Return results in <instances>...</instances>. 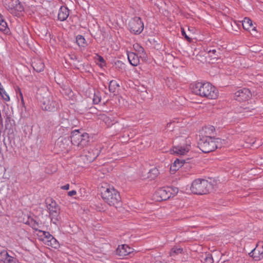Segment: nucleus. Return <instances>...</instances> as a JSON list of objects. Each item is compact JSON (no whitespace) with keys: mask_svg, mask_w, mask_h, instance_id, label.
<instances>
[{"mask_svg":"<svg viewBox=\"0 0 263 263\" xmlns=\"http://www.w3.org/2000/svg\"><path fill=\"white\" fill-rule=\"evenodd\" d=\"M206 51L211 59L217 60L221 58L222 54L220 48L211 49L208 47Z\"/></svg>","mask_w":263,"mask_h":263,"instance_id":"obj_17","label":"nucleus"},{"mask_svg":"<svg viewBox=\"0 0 263 263\" xmlns=\"http://www.w3.org/2000/svg\"><path fill=\"white\" fill-rule=\"evenodd\" d=\"M0 31L5 32L6 33L9 31L6 22L3 20L2 16L0 15Z\"/></svg>","mask_w":263,"mask_h":263,"instance_id":"obj_24","label":"nucleus"},{"mask_svg":"<svg viewBox=\"0 0 263 263\" xmlns=\"http://www.w3.org/2000/svg\"><path fill=\"white\" fill-rule=\"evenodd\" d=\"M182 35L188 41L191 42V39L186 34L185 30L183 28H181Z\"/></svg>","mask_w":263,"mask_h":263,"instance_id":"obj_40","label":"nucleus"},{"mask_svg":"<svg viewBox=\"0 0 263 263\" xmlns=\"http://www.w3.org/2000/svg\"><path fill=\"white\" fill-rule=\"evenodd\" d=\"M4 5L8 11L14 16L19 17L24 11V7L19 0H5Z\"/></svg>","mask_w":263,"mask_h":263,"instance_id":"obj_7","label":"nucleus"},{"mask_svg":"<svg viewBox=\"0 0 263 263\" xmlns=\"http://www.w3.org/2000/svg\"><path fill=\"white\" fill-rule=\"evenodd\" d=\"M64 121L68 123V125L65 126L64 125H60L58 128V130L60 134H66L70 132V129L72 128L71 125L70 124L69 121L68 119H65Z\"/></svg>","mask_w":263,"mask_h":263,"instance_id":"obj_22","label":"nucleus"},{"mask_svg":"<svg viewBox=\"0 0 263 263\" xmlns=\"http://www.w3.org/2000/svg\"><path fill=\"white\" fill-rule=\"evenodd\" d=\"M189 150V147H183L182 146H177L173 147L172 151L173 154L183 155L188 152Z\"/></svg>","mask_w":263,"mask_h":263,"instance_id":"obj_21","label":"nucleus"},{"mask_svg":"<svg viewBox=\"0 0 263 263\" xmlns=\"http://www.w3.org/2000/svg\"><path fill=\"white\" fill-rule=\"evenodd\" d=\"M192 91L196 95L209 99H215L218 97L216 88L209 83L197 82L191 87Z\"/></svg>","mask_w":263,"mask_h":263,"instance_id":"obj_1","label":"nucleus"},{"mask_svg":"<svg viewBox=\"0 0 263 263\" xmlns=\"http://www.w3.org/2000/svg\"><path fill=\"white\" fill-rule=\"evenodd\" d=\"M0 95L4 100L8 101L10 100L9 96L6 93L4 89L0 88Z\"/></svg>","mask_w":263,"mask_h":263,"instance_id":"obj_32","label":"nucleus"},{"mask_svg":"<svg viewBox=\"0 0 263 263\" xmlns=\"http://www.w3.org/2000/svg\"><path fill=\"white\" fill-rule=\"evenodd\" d=\"M133 251V249L130 248L127 245H122L119 246L116 250V254L120 257H124L129 254Z\"/></svg>","mask_w":263,"mask_h":263,"instance_id":"obj_14","label":"nucleus"},{"mask_svg":"<svg viewBox=\"0 0 263 263\" xmlns=\"http://www.w3.org/2000/svg\"><path fill=\"white\" fill-rule=\"evenodd\" d=\"M64 91H65V93L68 96H72V92L70 88H67L64 90Z\"/></svg>","mask_w":263,"mask_h":263,"instance_id":"obj_41","label":"nucleus"},{"mask_svg":"<svg viewBox=\"0 0 263 263\" xmlns=\"http://www.w3.org/2000/svg\"><path fill=\"white\" fill-rule=\"evenodd\" d=\"M32 66L34 70L37 72L43 71L45 65L41 59H34L32 63Z\"/></svg>","mask_w":263,"mask_h":263,"instance_id":"obj_18","label":"nucleus"},{"mask_svg":"<svg viewBox=\"0 0 263 263\" xmlns=\"http://www.w3.org/2000/svg\"><path fill=\"white\" fill-rule=\"evenodd\" d=\"M28 224L34 230H37L39 226L38 222L33 218H29L28 220Z\"/></svg>","mask_w":263,"mask_h":263,"instance_id":"obj_28","label":"nucleus"},{"mask_svg":"<svg viewBox=\"0 0 263 263\" xmlns=\"http://www.w3.org/2000/svg\"><path fill=\"white\" fill-rule=\"evenodd\" d=\"M183 250L180 248H173L171 249L170 254L171 256H174L182 253Z\"/></svg>","mask_w":263,"mask_h":263,"instance_id":"obj_29","label":"nucleus"},{"mask_svg":"<svg viewBox=\"0 0 263 263\" xmlns=\"http://www.w3.org/2000/svg\"><path fill=\"white\" fill-rule=\"evenodd\" d=\"M255 109L254 108H250V107H246L243 108V112L245 114L244 115L247 116H251V114H249L250 112H252Z\"/></svg>","mask_w":263,"mask_h":263,"instance_id":"obj_36","label":"nucleus"},{"mask_svg":"<svg viewBox=\"0 0 263 263\" xmlns=\"http://www.w3.org/2000/svg\"><path fill=\"white\" fill-rule=\"evenodd\" d=\"M128 61L133 66H137L139 64V59L137 54L133 52L127 53Z\"/></svg>","mask_w":263,"mask_h":263,"instance_id":"obj_20","label":"nucleus"},{"mask_svg":"<svg viewBox=\"0 0 263 263\" xmlns=\"http://www.w3.org/2000/svg\"><path fill=\"white\" fill-rule=\"evenodd\" d=\"M47 208L49 211L51 220L52 222L56 224L60 220V209L56 202L51 198H47L46 200Z\"/></svg>","mask_w":263,"mask_h":263,"instance_id":"obj_8","label":"nucleus"},{"mask_svg":"<svg viewBox=\"0 0 263 263\" xmlns=\"http://www.w3.org/2000/svg\"><path fill=\"white\" fill-rule=\"evenodd\" d=\"M210 128H211V130H213V129H214V126H211Z\"/></svg>","mask_w":263,"mask_h":263,"instance_id":"obj_48","label":"nucleus"},{"mask_svg":"<svg viewBox=\"0 0 263 263\" xmlns=\"http://www.w3.org/2000/svg\"><path fill=\"white\" fill-rule=\"evenodd\" d=\"M77 193L76 191H74V190H72V191H69L68 192V195L69 196H72L74 195H76Z\"/></svg>","mask_w":263,"mask_h":263,"instance_id":"obj_43","label":"nucleus"},{"mask_svg":"<svg viewBox=\"0 0 263 263\" xmlns=\"http://www.w3.org/2000/svg\"><path fill=\"white\" fill-rule=\"evenodd\" d=\"M5 112V116L4 118L5 119V122H6V127L7 128L9 125V122H10L11 121V116L10 115L8 114V111H6L5 110H4Z\"/></svg>","mask_w":263,"mask_h":263,"instance_id":"obj_34","label":"nucleus"},{"mask_svg":"<svg viewBox=\"0 0 263 263\" xmlns=\"http://www.w3.org/2000/svg\"><path fill=\"white\" fill-rule=\"evenodd\" d=\"M99 61L101 62H103L104 61L103 58L101 56H99Z\"/></svg>","mask_w":263,"mask_h":263,"instance_id":"obj_47","label":"nucleus"},{"mask_svg":"<svg viewBox=\"0 0 263 263\" xmlns=\"http://www.w3.org/2000/svg\"><path fill=\"white\" fill-rule=\"evenodd\" d=\"M43 235L44 237L47 238L49 241L51 242V245L53 246V247L56 248V245H58L57 240L51 235L49 232L43 231Z\"/></svg>","mask_w":263,"mask_h":263,"instance_id":"obj_23","label":"nucleus"},{"mask_svg":"<svg viewBox=\"0 0 263 263\" xmlns=\"http://www.w3.org/2000/svg\"><path fill=\"white\" fill-rule=\"evenodd\" d=\"M101 100V97L99 96V93H95L93 98V102L94 104H97L100 102Z\"/></svg>","mask_w":263,"mask_h":263,"instance_id":"obj_37","label":"nucleus"},{"mask_svg":"<svg viewBox=\"0 0 263 263\" xmlns=\"http://www.w3.org/2000/svg\"><path fill=\"white\" fill-rule=\"evenodd\" d=\"M119 85L116 81L112 80L109 84V90L111 92H115Z\"/></svg>","mask_w":263,"mask_h":263,"instance_id":"obj_27","label":"nucleus"},{"mask_svg":"<svg viewBox=\"0 0 263 263\" xmlns=\"http://www.w3.org/2000/svg\"><path fill=\"white\" fill-rule=\"evenodd\" d=\"M242 25L245 30H248L253 26L252 21L248 17H245L242 21Z\"/></svg>","mask_w":263,"mask_h":263,"instance_id":"obj_25","label":"nucleus"},{"mask_svg":"<svg viewBox=\"0 0 263 263\" xmlns=\"http://www.w3.org/2000/svg\"><path fill=\"white\" fill-rule=\"evenodd\" d=\"M128 26L132 32L139 34L143 30L144 24L140 17H135L129 21Z\"/></svg>","mask_w":263,"mask_h":263,"instance_id":"obj_9","label":"nucleus"},{"mask_svg":"<svg viewBox=\"0 0 263 263\" xmlns=\"http://www.w3.org/2000/svg\"><path fill=\"white\" fill-rule=\"evenodd\" d=\"M101 194L103 200L109 205L117 209L121 206V198L119 193L114 187L102 186Z\"/></svg>","mask_w":263,"mask_h":263,"instance_id":"obj_4","label":"nucleus"},{"mask_svg":"<svg viewBox=\"0 0 263 263\" xmlns=\"http://www.w3.org/2000/svg\"><path fill=\"white\" fill-rule=\"evenodd\" d=\"M225 144V141L211 136H203L198 142V147L204 153L214 151Z\"/></svg>","mask_w":263,"mask_h":263,"instance_id":"obj_3","label":"nucleus"},{"mask_svg":"<svg viewBox=\"0 0 263 263\" xmlns=\"http://www.w3.org/2000/svg\"><path fill=\"white\" fill-rule=\"evenodd\" d=\"M70 59L71 61L70 62V64L71 65H73L75 67H77V63L79 62V61L77 60L76 55L74 54L69 55Z\"/></svg>","mask_w":263,"mask_h":263,"instance_id":"obj_30","label":"nucleus"},{"mask_svg":"<svg viewBox=\"0 0 263 263\" xmlns=\"http://www.w3.org/2000/svg\"><path fill=\"white\" fill-rule=\"evenodd\" d=\"M222 263H228V262L224 261Z\"/></svg>","mask_w":263,"mask_h":263,"instance_id":"obj_49","label":"nucleus"},{"mask_svg":"<svg viewBox=\"0 0 263 263\" xmlns=\"http://www.w3.org/2000/svg\"><path fill=\"white\" fill-rule=\"evenodd\" d=\"M251 96L252 93L248 88L239 89L234 94L235 99L239 102L248 100Z\"/></svg>","mask_w":263,"mask_h":263,"instance_id":"obj_11","label":"nucleus"},{"mask_svg":"<svg viewBox=\"0 0 263 263\" xmlns=\"http://www.w3.org/2000/svg\"><path fill=\"white\" fill-rule=\"evenodd\" d=\"M70 139L72 144L82 148L87 145L89 141V136L86 133H82L80 130H74L71 133Z\"/></svg>","mask_w":263,"mask_h":263,"instance_id":"obj_6","label":"nucleus"},{"mask_svg":"<svg viewBox=\"0 0 263 263\" xmlns=\"http://www.w3.org/2000/svg\"><path fill=\"white\" fill-rule=\"evenodd\" d=\"M170 187H162L158 190L155 193V197L158 201L166 200L172 196Z\"/></svg>","mask_w":263,"mask_h":263,"instance_id":"obj_10","label":"nucleus"},{"mask_svg":"<svg viewBox=\"0 0 263 263\" xmlns=\"http://www.w3.org/2000/svg\"><path fill=\"white\" fill-rule=\"evenodd\" d=\"M170 188L172 190L170 191V192L172 193V196H175L178 192V189L177 187H170Z\"/></svg>","mask_w":263,"mask_h":263,"instance_id":"obj_39","label":"nucleus"},{"mask_svg":"<svg viewBox=\"0 0 263 263\" xmlns=\"http://www.w3.org/2000/svg\"><path fill=\"white\" fill-rule=\"evenodd\" d=\"M252 34L255 35V33L257 32V31H256V27H253L252 29Z\"/></svg>","mask_w":263,"mask_h":263,"instance_id":"obj_46","label":"nucleus"},{"mask_svg":"<svg viewBox=\"0 0 263 263\" xmlns=\"http://www.w3.org/2000/svg\"><path fill=\"white\" fill-rule=\"evenodd\" d=\"M247 143H249L251 146H254L255 147H257L258 145H255V140H254V139H252L249 142H247Z\"/></svg>","mask_w":263,"mask_h":263,"instance_id":"obj_42","label":"nucleus"},{"mask_svg":"<svg viewBox=\"0 0 263 263\" xmlns=\"http://www.w3.org/2000/svg\"><path fill=\"white\" fill-rule=\"evenodd\" d=\"M135 49L138 51L139 52L144 53V49L142 47L139 46L138 44L134 45Z\"/></svg>","mask_w":263,"mask_h":263,"instance_id":"obj_38","label":"nucleus"},{"mask_svg":"<svg viewBox=\"0 0 263 263\" xmlns=\"http://www.w3.org/2000/svg\"><path fill=\"white\" fill-rule=\"evenodd\" d=\"M37 98L42 103L43 109L54 111L59 107L58 102L50 95L47 87H43L38 89Z\"/></svg>","mask_w":263,"mask_h":263,"instance_id":"obj_2","label":"nucleus"},{"mask_svg":"<svg viewBox=\"0 0 263 263\" xmlns=\"http://www.w3.org/2000/svg\"><path fill=\"white\" fill-rule=\"evenodd\" d=\"M213 259L212 255L208 254L206 255L205 257L204 258V263H213Z\"/></svg>","mask_w":263,"mask_h":263,"instance_id":"obj_35","label":"nucleus"},{"mask_svg":"<svg viewBox=\"0 0 263 263\" xmlns=\"http://www.w3.org/2000/svg\"><path fill=\"white\" fill-rule=\"evenodd\" d=\"M187 163L185 159L177 158L170 166V171L174 174L177 170L181 167L185 163Z\"/></svg>","mask_w":263,"mask_h":263,"instance_id":"obj_16","label":"nucleus"},{"mask_svg":"<svg viewBox=\"0 0 263 263\" xmlns=\"http://www.w3.org/2000/svg\"><path fill=\"white\" fill-rule=\"evenodd\" d=\"M213 189V185L205 179H196L192 183L190 190L193 194H205Z\"/></svg>","mask_w":263,"mask_h":263,"instance_id":"obj_5","label":"nucleus"},{"mask_svg":"<svg viewBox=\"0 0 263 263\" xmlns=\"http://www.w3.org/2000/svg\"><path fill=\"white\" fill-rule=\"evenodd\" d=\"M249 254L255 260H260L263 257V246L261 248H258V246L257 245L256 247L252 250Z\"/></svg>","mask_w":263,"mask_h":263,"instance_id":"obj_15","label":"nucleus"},{"mask_svg":"<svg viewBox=\"0 0 263 263\" xmlns=\"http://www.w3.org/2000/svg\"><path fill=\"white\" fill-rule=\"evenodd\" d=\"M71 141L69 137H60L55 143V146L59 147L61 151H68Z\"/></svg>","mask_w":263,"mask_h":263,"instance_id":"obj_12","label":"nucleus"},{"mask_svg":"<svg viewBox=\"0 0 263 263\" xmlns=\"http://www.w3.org/2000/svg\"><path fill=\"white\" fill-rule=\"evenodd\" d=\"M64 119H63V121H61V125H64V126H68V123H67V122H65L64 121Z\"/></svg>","mask_w":263,"mask_h":263,"instance_id":"obj_45","label":"nucleus"},{"mask_svg":"<svg viewBox=\"0 0 263 263\" xmlns=\"http://www.w3.org/2000/svg\"><path fill=\"white\" fill-rule=\"evenodd\" d=\"M77 43L79 46H83V45L85 44V39L84 37L81 35H78L77 36Z\"/></svg>","mask_w":263,"mask_h":263,"instance_id":"obj_33","label":"nucleus"},{"mask_svg":"<svg viewBox=\"0 0 263 263\" xmlns=\"http://www.w3.org/2000/svg\"><path fill=\"white\" fill-rule=\"evenodd\" d=\"M158 174V170L156 168H154L150 170L149 172V176H148L149 178L151 179H154L156 176H157Z\"/></svg>","mask_w":263,"mask_h":263,"instance_id":"obj_31","label":"nucleus"},{"mask_svg":"<svg viewBox=\"0 0 263 263\" xmlns=\"http://www.w3.org/2000/svg\"><path fill=\"white\" fill-rule=\"evenodd\" d=\"M0 261L4 263H17V259L10 256L7 251L3 250L0 252Z\"/></svg>","mask_w":263,"mask_h":263,"instance_id":"obj_13","label":"nucleus"},{"mask_svg":"<svg viewBox=\"0 0 263 263\" xmlns=\"http://www.w3.org/2000/svg\"><path fill=\"white\" fill-rule=\"evenodd\" d=\"M69 15V12L68 9L65 7L62 6L58 13V19L61 21H64L66 20Z\"/></svg>","mask_w":263,"mask_h":263,"instance_id":"obj_19","label":"nucleus"},{"mask_svg":"<svg viewBox=\"0 0 263 263\" xmlns=\"http://www.w3.org/2000/svg\"><path fill=\"white\" fill-rule=\"evenodd\" d=\"M69 188V184H67L65 185H63L62 186H61V189H63V190H68Z\"/></svg>","mask_w":263,"mask_h":263,"instance_id":"obj_44","label":"nucleus"},{"mask_svg":"<svg viewBox=\"0 0 263 263\" xmlns=\"http://www.w3.org/2000/svg\"><path fill=\"white\" fill-rule=\"evenodd\" d=\"M98 157V154L95 155L93 153V150H90L88 152V154L85 156L88 162H91L95 160Z\"/></svg>","mask_w":263,"mask_h":263,"instance_id":"obj_26","label":"nucleus"}]
</instances>
